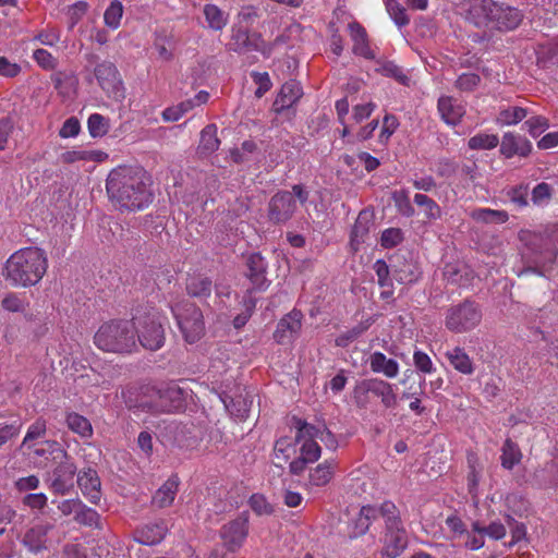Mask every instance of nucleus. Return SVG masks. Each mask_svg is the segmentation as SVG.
Here are the masks:
<instances>
[{
	"instance_id": "f257e3e1",
	"label": "nucleus",
	"mask_w": 558,
	"mask_h": 558,
	"mask_svg": "<svg viewBox=\"0 0 558 558\" xmlns=\"http://www.w3.org/2000/svg\"><path fill=\"white\" fill-rule=\"evenodd\" d=\"M48 269L46 252L37 246L22 247L5 262L4 279L15 288H29L38 284Z\"/></svg>"
},
{
	"instance_id": "f03ea898",
	"label": "nucleus",
	"mask_w": 558,
	"mask_h": 558,
	"mask_svg": "<svg viewBox=\"0 0 558 558\" xmlns=\"http://www.w3.org/2000/svg\"><path fill=\"white\" fill-rule=\"evenodd\" d=\"M108 196L120 211H134L140 208V173L134 167L113 169L106 183Z\"/></svg>"
},
{
	"instance_id": "7ed1b4c3",
	"label": "nucleus",
	"mask_w": 558,
	"mask_h": 558,
	"mask_svg": "<svg viewBox=\"0 0 558 558\" xmlns=\"http://www.w3.org/2000/svg\"><path fill=\"white\" fill-rule=\"evenodd\" d=\"M136 325L132 320H112L99 327L94 337L95 345L112 353H131L136 347Z\"/></svg>"
},
{
	"instance_id": "20e7f679",
	"label": "nucleus",
	"mask_w": 558,
	"mask_h": 558,
	"mask_svg": "<svg viewBox=\"0 0 558 558\" xmlns=\"http://www.w3.org/2000/svg\"><path fill=\"white\" fill-rule=\"evenodd\" d=\"M296 440L300 444V456L290 462V473L300 475L304 472L306 464L316 462L322 456V449L316 439L325 441V436L332 438L327 429H320L302 420H295Z\"/></svg>"
},
{
	"instance_id": "39448f33",
	"label": "nucleus",
	"mask_w": 558,
	"mask_h": 558,
	"mask_svg": "<svg viewBox=\"0 0 558 558\" xmlns=\"http://www.w3.org/2000/svg\"><path fill=\"white\" fill-rule=\"evenodd\" d=\"M189 391L174 383L142 386V410L177 412L185 408Z\"/></svg>"
},
{
	"instance_id": "423d86ee",
	"label": "nucleus",
	"mask_w": 558,
	"mask_h": 558,
	"mask_svg": "<svg viewBox=\"0 0 558 558\" xmlns=\"http://www.w3.org/2000/svg\"><path fill=\"white\" fill-rule=\"evenodd\" d=\"M482 320L481 306L471 300L450 305L446 311L445 326L454 333H464L475 329Z\"/></svg>"
},
{
	"instance_id": "0eeeda50",
	"label": "nucleus",
	"mask_w": 558,
	"mask_h": 558,
	"mask_svg": "<svg viewBox=\"0 0 558 558\" xmlns=\"http://www.w3.org/2000/svg\"><path fill=\"white\" fill-rule=\"evenodd\" d=\"M185 341L194 343L204 335V320L201 310L189 301L171 307Z\"/></svg>"
},
{
	"instance_id": "6e6552de",
	"label": "nucleus",
	"mask_w": 558,
	"mask_h": 558,
	"mask_svg": "<svg viewBox=\"0 0 558 558\" xmlns=\"http://www.w3.org/2000/svg\"><path fill=\"white\" fill-rule=\"evenodd\" d=\"M167 317L156 308H151L142 317V348L150 351L159 350L166 341Z\"/></svg>"
},
{
	"instance_id": "1a4fd4ad",
	"label": "nucleus",
	"mask_w": 558,
	"mask_h": 558,
	"mask_svg": "<svg viewBox=\"0 0 558 558\" xmlns=\"http://www.w3.org/2000/svg\"><path fill=\"white\" fill-rule=\"evenodd\" d=\"M49 449L54 453V459H61L60 464L54 469L51 478V488L54 493L66 494L72 487V481L76 471L73 462L69 461L66 452L56 441L47 442Z\"/></svg>"
},
{
	"instance_id": "9d476101",
	"label": "nucleus",
	"mask_w": 558,
	"mask_h": 558,
	"mask_svg": "<svg viewBox=\"0 0 558 558\" xmlns=\"http://www.w3.org/2000/svg\"><path fill=\"white\" fill-rule=\"evenodd\" d=\"M368 392L380 398L383 405L387 409L395 408L397 404V395L388 381L379 378L364 379L355 386L354 398L360 403Z\"/></svg>"
},
{
	"instance_id": "9b49d317",
	"label": "nucleus",
	"mask_w": 558,
	"mask_h": 558,
	"mask_svg": "<svg viewBox=\"0 0 558 558\" xmlns=\"http://www.w3.org/2000/svg\"><path fill=\"white\" fill-rule=\"evenodd\" d=\"M526 19L537 25L553 26L558 23V0H529Z\"/></svg>"
},
{
	"instance_id": "f8f14e48",
	"label": "nucleus",
	"mask_w": 558,
	"mask_h": 558,
	"mask_svg": "<svg viewBox=\"0 0 558 558\" xmlns=\"http://www.w3.org/2000/svg\"><path fill=\"white\" fill-rule=\"evenodd\" d=\"M296 209V202L291 192L281 191L275 194L268 205V217L275 223L288 221Z\"/></svg>"
},
{
	"instance_id": "ddd939ff",
	"label": "nucleus",
	"mask_w": 558,
	"mask_h": 558,
	"mask_svg": "<svg viewBox=\"0 0 558 558\" xmlns=\"http://www.w3.org/2000/svg\"><path fill=\"white\" fill-rule=\"evenodd\" d=\"M521 240L535 255V259L539 263L553 262L557 256V251L551 240L548 236L539 233L522 232Z\"/></svg>"
},
{
	"instance_id": "4468645a",
	"label": "nucleus",
	"mask_w": 558,
	"mask_h": 558,
	"mask_svg": "<svg viewBox=\"0 0 558 558\" xmlns=\"http://www.w3.org/2000/svg\"><path fill=\"white\" fill-rule=\"evenodd\" d=\"M220 534L228 550H238L243 545L248 534L247 518L241 515L225 524Z\"/></svg>"
},
{
	"instance_id": "2eb2a0df",
	"label": "nucleus",
	"mask_w": 558,
	"mask_h": 558,
	"mask_svg": "<svg viewBox=\"0 0 558 558\" xmlns=\"http://www.w3.org/2000/svg\"><path fill=\"white\" fill-rule=\"evenodd\" d=\"M380 558H397L408 546L407 532L403 525L387 527L381 539Z\"/></svg>"
},
{
	"instance_id": "dca6fc26",
	"label": "nucleus",
	"mask_w": 558,
	"mask_h": 558,
	"mask_svg": "<svg viewBox=\"0 0 558 558\" xmlns=\"http://www.w3.org/2000/svg\"><path fill=\"white\" fill-rule=\"evenodd\" d=\"M496 12H498L497 2L493 0H473L466 19L477 27L492 28Z\"/></svg>"
},
{
	"instance_id": "f3484780",
	"label": "nucleus",
	"mask_w": 558,
	"mask_h": 558,
	"mask_svg": "<svg viewBox=\"0 0 558 558\" xmlns=\"http://www.w3.org/2000/svg\"><path fill=\"white\" fill-rule=\"evenodd\" d=\"M532 151V143L524 136L506 132L500 142L499 153L505 158L510 159L514 156L527 157Z\"/></svg>"
},
{
	"instance_id": "a211bd4d",
	"label": "nucleus",
	"mask_w": 558,
	"mask_h": 558,
	"mask_svg": "<svg viewBox=\"0 0 558 558\" xmlns=\"http://www.w3.org/2000/svg\"><path fill=\"white\" fill-rule=\"evenodd\" d=\"M498 12L494 14L493 27L497 29H513L519 26L522 20L526 19V5L523 10L505 5L504 3L497 2Z\"/></svg>"
},
{
	"instance_id": "6ab92c4d",
	"label": "nucleus",
	"mask_w": 558,
	"mask_h": 558,
	"mask_svg": "<svg viewBox=\"0 0 558 558\" xmlns=\"http://www.w3.org/2000/svg\"><path fill=\"white\" fill-rule=\"evenodd\" d=\"M77 485L83 496L92 504L97 505L101 499V483L97 472L90 468L77 474Z\"/></svg>"
},
{
	"instance_id": "aec40b11",
	"label": "nucleus",
	"mask_w": 558,
	"mask_h": 558,
	"mask_svg": "<svg viewBox=\"0 0 558 558\" xmlns=\"http://www.w3.org/2000/svg\"><path fill=\"white\" fill-rule=\"evenodd\" d=\"M302 317L300 311H292L280 319L274 333L275 340L284 344L298 336L302 327Z\"/></svg>"
},
{
	"instance_id": "412c9836",
	"label": "nucleus",
	"mask_w": 558,
	"mask_h": 558,
	"mask_svg": "<svg viewBox=\"0 0 558 558\" xmlns=\"http://www.w3.org/2000/svg\"><path fill=\"white\" fill-rule=\"evenodd\" d=\"M247 272L246 276L250 279L253 291H265L269 282L266 278L267 264L264 257L259 253L251 254L246 259Z\"/></svg>"
},
{
	"instance_id": "4be33fe9",
	"label": "nucleus",
	"mask_w": 558,
	"mask_h": 558,
	"mask_svg": "<svg viewBox=\"0 0 558 558\" xmlns=\"http://www.w3.org/2000/svg\"><path fill=\"white\" fill-rule=\"evenodd\" d=\"M437 109L441 120L451 126L458 125L465 114V107L463 104L451 96L439 97Z\"/></svg>"
},
{
	"instance_id": "5701e85b",
	"label": "nucleus",
	"mask_w": 558,
	"mask_h": 558,
	"mask_svg": "<svg viewBox=\"0 0 558 558\" xmlns=\"http://www.w3.org/2000/svg\"><path fill=\"white\" fill-rule=\"evenodd\" d=\"M393 278L402 284H411L418 280L421 271L417 264L397 255L391 264Z\"/></svg>"
},
{
	"instance_id": "b1692460",
	"label": "nucleus",
	"mask_w": 558,
	"mask_h": 558,
	"mask_svg": "<svg viewBox=\"0 0 558 558\" xmlns=\"http://www.w3.org/2000/svg\"><path fill=\"white\" fill-rule=\"evenodd\" d=\"M95 76L105 92L113 94L114 97H119L121 95L118 71L111 62L99 63L95 69Z\"/></svg>"
},
{
	"instance_id": "393cba45",
	"label": "nucleus",
	"mask_w": 558,
	"mask_h": 558,
	"mask_svg": "<svg viewBox=\"0 0 558 558\" xmlns=\"http://www.w3.org/2000/svg\"><path fill=\"white\" fill-rule=\"evenodd\" d=\"M298 440L295 437H281L274 445L272 459L277 468L283 469L286 464L296 459Z\"/></svg>"
},
{
	"instance_id": "a878e982",
	"label": "nucleus",
	"mask_w": 558,
	"mask_h": 558,
	"mask_svg": "<svg viewBox=\"0 0 558 558\" xmlns=\"http://www.w3.org/2000/svg\"><path fill=\"white\" fill-rule=\"evenodd\" d=\"M179 485L178 475H171L153 495L151 506L157 509L170 507L175 499Z\"/></svg>"
},
{
	"instance_id": "bb28decb",
	"label": "nucleus",
	"mask_w": 558,
	"mask_h": 558,
	"mask_svg": "<svg viewBox=\"0 0 558 558\" xmlns=\"http://www.w3.org/2000/svg\"><path fill=\"white\" fill-rule=\"evenodd\" d=\"M351 39L353 41L352 51L356 56H361L365 59H374L375 53L369 47L367 33L365 28L357 22H352L348 26Z\"/></svg>"
},
{
	"instance_id": "cd10ccee",
	"label": "nucleus",
	"mask_w": 558,
	"mask_h": 558,
	"mask_svg": "<svg viewBox=\"0 0 558 558\" xmlns=\"http://www.w3.org/2000/svg\"><path fill=\"white\" fill-rule=\"evenodd\" d=\"M302 87L299 82L291 80L286 82L274 102L275 110L281 112L291 108L302 96Z\"/></svg>"
},
{
	"instance_id": "c85d7f7f",
	"label": "nucleus",
	"mask_w": 558,
	"mask_h": 558,
	"mask_svg": "<svg viewBox=\"0 0 558 558\" xmlns=\"http://www.w3.org/2000/svg\"><path fill=\"white\" fill-rule=\"evenodd\" d=\"M368 363L372 372L383 374L387 378H395L399 374V363L393 359H388L383 352L372 353Z\"/></svg>"
},
{
	"instance_id": "c756f323",
	"label": "nucleus",
	"mask_w": 558,
	"mask_h": 558,
	"mask_svg": "<svg viewBox=\"0 0 558 558\" xmlns=\"http://www.w3.org/2000/svg\"><path fill=\"white\" fill-rule=\"evenodd\" d=\"M226 410L235 418L245 420L252 405V400L242 395L231 398L226 393L218 395Z\"/></svg>"
},
{
	"instance_id": "7c9ffc66",
	"label": "nucleus",
	"mask_w": 558,
	"mask_h": 558,
	"mask_svg": "<svg viewBox=\"0 0 558 558\" xmlns=\"http://www.w3.org/2000/svg\"><path fill=\"white\" fill-rule=\"evenodd\" d=\"M335 469L336 463L332 460H326L319 463L310 471L306 485L308 487H322L327 485L333 476Z\"/></svg>"
},
{
	"instance_id": "2f4dec72",
	"label": "nucleus",
	"mask_w": 558,
	"mask_h": 558,
	"mask_svg": "<svg viewBox=\"0 0 558 558\" xmlns=\"http://www.w3.org/2000/svg\"><path fill=\"white\" fill-rule=\"evenodd\" d=\"M49 524H39L29 529L23 539L24 545L33 553H38L46 548L47 533L50 530Z\"/></svg>"
},
{
	"instance_id": "473e14b6",
	"label": "nucleus",
	"mask_w": 558,
	"mask_h": 558,
	"mask_svg": "<svg viewBox=\"0 0 558 558\" xmlns=\"http://www.w3.org/2000/svg\"><path fill=\"white\" fill-rule=\"evenodd\" d=\"M203 14L207 23V27L215 32L222 31L229 22L228 13L223 12L218 5L213 3L204 5Z\"/></svg>"
},
{
	"instance_id": "72a5a7b5",
	"label": "nucleus",
	"mask_w": 558,
	"mask_h": 558,
	"mask_svg": "<svg viewBox=\"0 0 558 558\" xmlns=\"http://www.w3.org/2000/svg\"><path fill=\"white\" fill-rule=\"evenodd\" d=\"M450 365L461 374L471 375L474 372L473 362L462 348L456 347L446 352Z\"/></svg>"
},
{
	"instance_id": "f704fd0d",
	"label": "nucleus",
	"mask_w": 558,
	"mask_h": 558,
	"mask_svg": "<svg viewBox=\"0 0 558 558\" xmlns=\"http://www.w3.org/2000/svg\"><path fill=\"white\" fill-rule=\"evenodd\" d=\"M374 270L377 275L378 284L381 288L380 298L383 300L391 299L393 295V284L388 264L383 259H378L374 264Z\"/></svg>"
},
{
	"instance_id": "c9c22d12",
	"label": "nucleus",
	"mask_w": 558,
	"mask_h": 558,
	"mask_svg": "<svg viewBox=\"0 0 558 558\" xmlns=\"http://www.w3.org/2000/svg\"><path fill=\"white\" fill-rule=\"evenodd\" d=\"M107 157L108 155L101 150L74 148L64 151L60 158L65 163H73L81 160L102 161Z\"/></svg>"
},
{
	"instance_id": "e433bc0d",
	"label": "nucleus",
	"mask_w": 558,
	"mask_h": 558,
	"mask_svg": "<svg viewBox=\"0 0 558 558\" xmlns=\"http://www.w3.org/2000/svg\"><path fill=\"white\" fill-rule=\"evenodd\" d=\"M168 531L163 520L147 523L142 529V545H155L161 542Z\"/></svg>"
},
{
	"instance_id": "4c0bfd02",
	"label": "nucleus",
	"mask_w": 558,
	"mask_h": 558,
	"mask_svg": "<svg viewBox=\"0 0 558 558\" xmlns=\"http://www.w3.org/2000/svg\"><path fill=\"white\" fill-rule=\"evenodd\" d=\"M211 280L203 275L190 276L186 281V291L194 298H207L211 293Z\"/></svg>"
},
{
	"instance_id": "58836bf2",
	"label": "nucleus",
	"mask_w": 558,
	"mask_h": 558,
	"mask_svg": "<svg viewBox=\"0 0 558 558\" xmlns=\"http://www.w3.org/2000/svg\"><path fill=\"white\" fill-rule=\"evenodd\" d=\"M527 116L526 109L518 106L504 107L499 110L496 117V123L499 126L515 125L521 122Z\"/></svg>"
},
{
	"instance_id": "ea45409f",
	"label": "nucleus",
	"mask_w": 558,
	"mask_h": 558,
	"mask_svg": "<svg viewBox=\"0 0 558 558\" xmlns=\"http://www.w3.org/2000/svg\"><path fill=\"white\" fill-rule=\"evenodd\" d=\"M68 427L82 438H90L93 436V427L88 418L85 416L72 412L66 415Z\"/></svg>"
},
{
	"instance_id": "a19ab883",
	"label": "nucleus",
	"mask_w": 558,
	"mask_h": 558,
	"mask_svg": "<svg viewBox=\"0 0 558 558\" xmlns=\"http://www.w3.org/2000/svg\"><path fill=\"white\" fill-rule=\"evenodd\" d=\"M220 141L217 137V126L206 125L201 132L199 150L203 154H211L219 148Z\"/></svg>"
},
{
	"instance_id": "79ce46f5",
	"label": "nucleus",
	"mask_w": 558,
	"mask_h": 558,
	"mask_svg": "<svg viewBox=\"0 0 558 558\" xmlns=\"http://www.w3.org/2000/svg\"><path fill=\"white\" fill-rule=\"evenodd\" d=\"M501 465L511 470L515 464L521 461L522 453L520 451L519 446L510 439H507L501 449Z\"/></svg>"
},
{
	"instance_id": "37998d69",
	"label": "nucleus",
	"mask_w": 558,
	"mask_h": 558,
	"mask_svg": "<svg viewBox=\"0 0 558 558\" xmlns=\"http://www.w3.org/2000/svg\"><path fill=\"white\" fill-rule=\"evenodd\" d=\"M87 129L93 138L104 137L110 130L109 119L99 113H92L87 120Z\"/></svg>"
},
{
	"instance_id": "c03bdc74",
	"label": "nucleus",
	"mask_w": 558,
	"mask_h": 558,
	"mask_svg": "<svg viewBox=\"0 0 558 558\" xmlns=\"http://www.w3.org/2000/svg\"><path fill=\"white\" fill-rule=\"evenodd\" d=\"M75 381H76V385L81 388L108 387V385H109L105 375L97 372L96 368H94V367H90L84 374L78 376L75 379Z\"/></svg>"
},
{
	"instance_id": "a18cd8bd",
	"label": "nucleus",
	"mask_w": 558,
	"mask_h": 558,
	"mask_svg": "<svg viewBox=\"0 0 558 558\" xmlns=\"http://www.w3.org/2000/svg\"><path fill=\"white\" fill-rule=\"evenodd\" d=\"M471 217L480 222H497L504 223L508 220V214L504 210H495L490 208H478L471 213Z\"/></svg>"
},
{
	"instance_id": "49530a36",
	"label": "nucleus",
	"mask_w": 558,
	"mask_h": 558,
	"mask_svg": "<svg viewBox=\"0 0 558 558\" xmlns=\"http://www.w3.org/2000/svg\"><path fill=\"white\" fill-rule=\"evenodd\" d=\"M499 137L496 134L477 133L470 137L468 146L470 149L487 150L497 147Z\"/></svg>"
},
{
	"instance_id": "de8ad7c7",
	"label": "nucleus",
	"mask_w": 558,
	"mask_h": 558,
	"mask_svg": "<svg viewBox=\"0 0 558 558\" xmlns=\"http://www.w3.org/2000/svg\"><path fill=\"white\" fill-rule=\"evenodd\" d=\"M378 513L385 519L386 529L403 525L399 510L392 501H384L378 509Z\"/></svg>"
},
{
	"instance_id": "09e8293b",
	"label": "nucleus",
	"mask_w": 558,
	"mask_h": 558,
	"mask_svg": "<svg viewBox=\"0 0 558 558\" xmlns=\"http://www.w3.org/2000/svg\"><path fill=\"white\" fill-rule=\"evenodd\" d=\"M414 203L424 208V214L427 219L436 220L441 216V209L439 205L430 197L425 194H415Z\"/></svg>"
},
{
	"instance_id": "8fccbe9b",
	"label": "nucleus",
	"mask_w": 558,
	"mask_h": 558,
	"mask_svg": "<svg viewBox=\"0 0 558 558\" xmlns=\"http://www.w3.org/2000/svg\"><path fill=\"white\" fill-rule=\"evenodd\" d=\"M372 322H361L356 326L352 327L351 329L347 330L345 332L339 335L336 338V345L344 348L349 345L351 342H353L355 339H357L362 333H364L371 326Z\"/></svg>"
},
{
	"instance_id": "3c124183",
	"label": "nucleus",
	"mask_w": 558,
	"mask_h": 558,
	"mask_svg": "<svg viewBox=\"0 0 558 558\" xmlns=\"http://www.w3.org/2000/svg\"><path fill=\"white\" fill-rule=\"evenodd\" d=\"M123 15V5L119 0H112L104 14L105 24L111 28L117 29Z\"/></svg>"
},
{
	"instance_id": "603ef678",
	"label": "nucleus",
	"mask_w": 558,
	"mask_h": 558,
	"mask_svg": "<svg viewBox=\"0 0 558 558\" xmlns=\"http://www.w3.org/2000/svg\"><path fill=\"white\" fill-rule=\"evenodd\" d=\"M392 199L401 215L405 217L414 215V208L410 202L409 192L407 190L395 191L392 193Z\"/></svg>"
},
{
	"instance_id": "864d4df0",
	"label": "nucleus",
	"mask_w": 558,
	"mask_h": 558,
	"mask_svg": "<svg viewBox=\"0 0 558 558\" xmlns=\"http://www.w3.org/2000/svg\"><path fill=\"white\" fill-rule=\"evenodd\" d=\"M22 65L10 60L4 56H0V76L7 80H13L21 75Z\"/></svg>"
},
{
	"instance_id": "5fc2aeb1",
	"label": "nucleus",
	"mask_w": 558,
	"mask_h": 558,
	"mask_svg": "<svg viewBox=\"0 0 558 558\" xmlns=\"http://www.w3.org/2000/svg\"><path fill=\"white\" fill-rule=\"evenodd\" d=\"M556 471H558V464L554 461H550L546 463L544 468L537 470L534 473V477L539 485L555 486L558 484V480L554 477H547V475L553 474Z\"/></svg>"
},
{
	"instance_id": "6e6d98bb",
	"label": "nucleus",
	"mask_w": 558,
	"mask_h": 558,
	"mask_svg": "<svg viewBox=\"0 0 558 558\" xmlns=\"http://www.w3.org/2000/svg\"><path fill=\"white\" fill-rule=\"evenodd\" d=\"M378 514V509L372 506H364L360 510V515L357 519V527L359 532L355 533L356 535L364 534L368 530L372 520H374Z\"/></svg>"
},
{
	"instance_id": "4d7b16f0",
	"label": "nucleus",
	"mask_w": 558,
	"mask_h": 558,
	"mask_svg": "<svg viewBox=\"0 0 558 558\" xmlns=\"http://www.w3.org/2000/svg\"><path fill=\"white\" fill-rule=\"evenodd\" d=\"M33 59L38 66L46 71H52L57 68V59L46 49L38 48L33 51Z\"/></svg>"
},
{
	"instance_id": "13d9d810",
	"label": "nucleus",
	"mask_w": 558,
	"mask_h": 558,
	"mask_svg": "<svg viewBox=\"0 0 558 558\" xmlns=\"http://www.w3.org/2000/svg\"><path fill=\"white\" fill-rule=\"evenodd\" d=\"M3 310L12 313H23L27 307L26 301L16 293H8L1 301Z\"/></svg>"
},
{
	"instance_id": "bf43d9fd",
	"label": "nucleus",
	"mask_w": 558,
	"mask_h": 558,
	"mask_svg": "<svg viewBox=\"0 0 558 558\" xmlns=\"http://www.w3.org/2000/svg\"><path fill=\"white\" fill-rule=\"evenodd\" d=\"M248 31L246 27L241 25H234L232 27L230 49L235 52H244L245 40L247 39Z\"/></svg>"
},
{
	"instance_id": "052dcab7",
	"label": "nucleus",
	"mask_w": 558,
	"mask_h": 558,
	"mask_svg": "<svg viewBox=\"0 0 558 558\" xmlns=\"http://www.w3.org/2000/svg\"><path fill=\"white\" fill-rule=\"evenodd\" d=\"M385 4L390 17L399 27H402L409 23V17L404 8L399 5L396 0H386Z\"/></svg>"
},
{
	"instance_id": "680f3d73",
	"label": "nucleus",
	"mask_w": 558,
	"mask_h": 558,
	"mask_svg": "<svg viewBox=\"0 0 558 558\" xmlns=\"http://www.w3.org/2000/svg\"><path fill=\"white\" fill-rule=\"evenodd\" d=\"M413 362L418 372L424 374H432L436 371L434 363L429 355L420 349H415L413 353Z\"/></svg>"
},
{
	"instance_id": "e2e57ef3",
	"label": "nucleus",
	"mask_w": 558,
	"mask_h": 558,
	"mask_svg": "<svg viewBox=\"0 0 558 558\" xmlns=\"http://www.w3.org/2000/svg\"><path fill=\"white\" fill-rule=\"evenodd\" d=\"M46 421L37 418L27 429L26 435L23 439V446L31 447V441L41 438L46 434Z\"/></svg>"
},
{
	"instance_id": "0e129e2a",
	"label": "nucleus",
	"mask_w": 558,
	"mask_h": 558,
	"mask_svg": "<svg viewBox=\"0 0 558 558\" xmlns=\"http://www.w3.org/2000/svg\"><path fill=\"white\" fill-rule=\"evenodd\" d=\"M194 100H186L178 105L177 107L167 108L162 112V117L166 121H178L183 117L184 113L194 108Z\"/></svg>"
},
{
	"instance_id": "69168bd1",
	"label": "nucleus",
	"mask_w": 558,
	"mask_h": 558,
	"mask_svg": "<svg viewBox=\"0 0 558 558\" xmlns=\"http://www.w3.org/2000/svg\"><path fill=\"white\" fill-rule=\"evenodd\" d=\"M248 504L252 510L258 515L270 514L272 512V506L262 494H253L248 500Z\"/></svg>"
},
{
	"instance_id": "338daca9",
	"label": "nucleus",
	"mask_w": 558,
	"mask_h": 558,
	"mask_svg": "<svg viewBox=\"0 0 558 558\" xmlns=\"http://www.w3.org/2000/svg\"><path fill=\"white\" fill-rule=\"evenodd\" d=\"M524 125L532 137L539 136L549 126L547 119L541 116L531 117Z\"/></svg>"
},
{
	"instance_id": "774afa93",
	"label": "nucleus",
	"mask_w": 558,
	"mask_h": 558,
	"mask_svg": "<svg viewBox=\"0 0 558 558\" xmlns=\"http://www.w3.org/2000/svg\"><path fill=\"white\" fill-rule=\"evenodd\" d=\"M98 518V513L94 509L86 507L83 502L74 517L77 523L88 526L97 524Z\"/></svg>"
}]
</instances>
